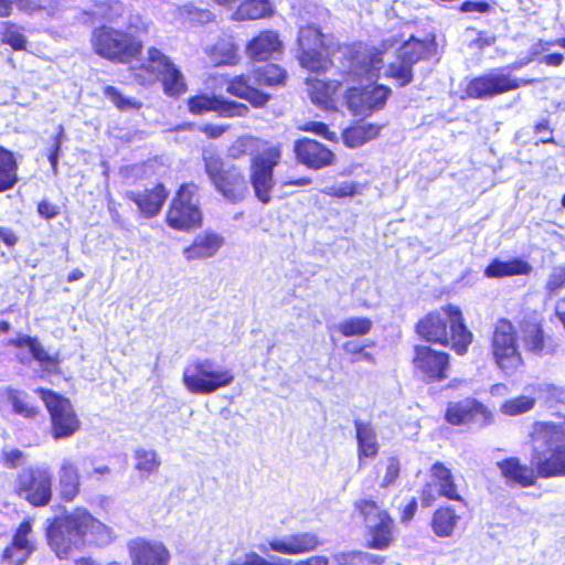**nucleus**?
Wrapping results in <instances>:
<instances>
[{"instance_id":"obj_1","label":"nucleus","mask_w":565,"mask_h":565,"mask_svg":"<svg viewBox=\"0 0 565 565\" xmlns=\"http://www.w3.org/2000/svg\"><path fill=\"white\" fill-rule=\"evenodd\" d=\"M46 537L56 556L63 558L73 547L105 542L108 529L86 510L77 509L64 518L55 519L46 529Z\"/></svg>"},{"instance_id":"obj_2","label":"nucleus","mask_w":565,"mask_h":565,"mask_svg":"<svg viewBox=\"0 0 565 565\" xmlns=\"http://www.w3.org/2000/svg\"><path fill=\"white\" fill-rule=\"evenodd\" d=\"M416 331L428 342L450 345L459 355L467 352L473 338L463 322L461 310L452 305L428 313L418 321Z\"/></svg>"},{"instance_id":"obj_3","label":"nucleus","mask_w":565,"mask_h":565,"mask_svg":"<svg viewBox=\"0 0 565 565\" xmlns=\"http://www.w3.org/2000/svg\"><path fill=\"white\" fill-rule=\"evenodd\" d=\"M531 463L537 477L565 476V433L554 424H536L532 434Z\"/></svg>"},{"instance_id":"obj_4","label":"nucleus","mask_w":565,"mask_h":565,"mask_svg":"<svg viewBox=\"0 0 565 565\" xmlns=\"http://www.w3.org/2000/svg\"><path fill=\"white\" fill-rule=\"evenodd\" d=\"M286 78L285 71L277 64H265L253 71L252 76L244 75L233 78L227 86V92L238 98L246 99L254 107H263L270 95L260 92L257 86L282 85Z\"/></svg>"},{"instance_id":"obj_5","label":"nucleus","mask_w":565,"mask_h":565,"mask_svg":"<svg viewBox=\"0 0 565 565\" xmlns=\"http://www.w3.org/2000/svg\"><path fill=\"white\" fill-rule=\"evenodd\" d=\"M233 381L234 374L231 370L218 366L209 359L196 361L183 372V383L193 394H211L230 386Z\"/></svg>"},{"instance_id":"obj_6","label":"nucleus","mask_w":565,"mask_h":565,"mask_svg":"<svg viewBox=\"0 0 565 565\" xmlns=\"http://www.w3.org/2000/svg\"><path fill=\"white\" fill-rule=\"evenodd\" d=\"M167 224L178 231H191L202 223L199 185L193 182L182 184L167 213Z\"/></svg>"},{"instance_id":"obj_7","label":"nucleus","mask_w":565,"mask_h":565,"mask_svg":"<svg viewBox=\"0 0 565 565\" xmlns=\"http://www.w3.org/2000/svg\"><path fill=\"white\" fill-rule=\"evenodd\" d=\"M280 160V145L264 148L250 159L249 182L255 196L263 204H268L271 201V191L275 185L274 169Z\"/></svg>"},{"instance_id":"obj_8","label":"nucleus","mask_w":565,"mask_h":565,"mask_svg":"<svg viewBox=\"0 0 565 565\" xmlns=\"http://www.w3.org/2000/svg\"><path fill=\"white\" fill-rule=\"evenodd\" d=\"M92 44L96 54L113 61H126L141 51V43L130 34L109 26L95 29Z\"/></svg>"},{"instance_id":"obj_9","label":"nucleus","mask_w":565,"mask_h":565,"mask_svg":"<svg viewBox=\"0 0 565 565\" xmlns=\"http://www.w3.org/2000/svg\"><path fill=\"white\" fill-rule=\"evenodd\" d=\"M44 402L51 417V434L55 440L73 436L81 427L70 399L45 388L35 391Z\"/></svg>"},{"instance_id":"obj_10","label":"nucleus","mask_w":565,"mask_h":565,"mask_svg":"<svg viewBox=\"0 0 565 565\" xmlns=\"http://www.w3.org/2000/svg\"><path fill=\"white\" fill-rule=\"evenodd\" d=\"M17 493L33 507H45L52 499V473L47 466L22 469L17 479Z\"/></svg>"},{"instance_id":"obj_11","label":"nucleus","mask_w":565,"mask_h":565,"mask_svg":"<svg viewBox=\"0 0 565 565\" xmlns=\"http://www.w3.org/2000/svg\"><path fill=\"white\" fill-rule=\"evenodd\" d=\"M533 82L534 79L516 78L507 73L505 68H497L472 78L466 87V94L475 99H489Z\"/></svg>"},{"instance_id":"obj_12","label":"nucleus","mask_w":565,"mask_h":565,"mask_svg":"<svg viewBox=\"0 0 565 565\" xmlns=\"http://www.w3.org/2000/svg\"><path fill=\"white\" fill-rule=\"evenodd\" d=\"M428 53V44L412 36L398 50L397 57L385 70V76L394 79L401 87L413 81V66Z\"/></svg>"},{"instance_id":"obj_13","label":"nucleus","mask_w":565,"mask_h":565,"mask_svg":"<svg viewBox=\"0 0 565 565\" xmlns=\"http://www.w3.org/2000/svg\"><path fill=\"white\" fill-rule=\"evenodd\" d=\"M140 68L147 71L156 78H161L166 94L178 96L185 90V83L181 72L168 56L156 47L148 50V56Z\"/></svg>"},{"instance_id":"obj_14","label":"nucleus","mask_w":565,"mask_h":565,"mask_svg":"<svg viewBox=\"0 0 565 565\" xmlns=\"http://www.w3.org/2000/svg\"><path fill=\"white\" fill-rule=\"evenodd\" d=\"M492 418L488 407L475 398L450 402L445 413L446 422L455 426L470 425L482 428L490 425Z\"/></svg>"},{"instance_id":"obj_15","label":"nucleus","mask_w":565,"mask_h":565,"mask_svg":"<svg viewBox=\"0 0 565 565\" xmlns=\"http://www.w3.org/2000/svg\"><path fill=\"white\" fill-rule=\"evenodd\" d=\"M390 94L391 89L384 85L351 87L347 90L345 100L353 115L367 116L383 108Z\"/></svg>"},{"instance_id":"obj_16","label":"nucleus","mask_w":565,"mask_h":565,"mask_svg":"<svg viewBox=\"0 0 565 565\" xmlns=\"http://www.w3.org/2000/svg\"><path fill=\"white\" fill-rule=\"evenodd\" d=\"M413 362L415 370L427 382H439L447 377L449 355L446 352L436 351L427 345H417Z\"/></svg>"},{"instance_id":"obj_17","label":"nucleus","mask_w":565,"mask_h":565,"mask_svg":"<svg viewBox=\"0 0 565 565\" xmlns=\"http://www.w3.org/2000/svg\"><path fill=\"white\" fill-rule=\"evenodd\" d=\"M33 519L23 520L12 535L11 543L2 552V563L7 565H24L35 551L32 536Z\"/></svg>"},{"instance_id":"obj_18","label":"nucleus","mask_w":565,"mask_h":565,"mask_svg":"<svg viewBox=\"0 0 565 565\" xmlns=\"http://www.w3.org/2000/svg\"><path fill=\"white\" fill-rule=\"evenodd\" d=\"M298 45V60L303 68L310 72H319L323 68L324 61L321 54L323 42L322 34L318 28L313 25L300 26Z\"/></svg>"},{"instance_id":"obj_19","label":"nucleus","mask_w":565,"mask_h":565,"mask_svg":"<svg viewBox=\"0 0 565 565\" xmlns=\"http://www.w3.org/2000/svg\"><path fill=\"white\" fill-rule=\"evenodd\" d=\"M319 544V539L315 533L301 532L269 540L259 544L258 550L263 554L274 551L281 554L297 555L311 552Z\"/></svg>"},{"instance_id":"obj_20","label":"nucleus","mask_w":565,"mask_h":565,"mask_svg":"<svg viewBox=\"0 0 565 565\" xmlns=\"http://www.w3.org/2000/svg\"><path fill=\"white\" fill-rule=\"evenodd\" d=\"M294 152L298 162L315 170L331 166L334 160V154L330 149L310 138L296 140Z\"/></svg>"},{"instance_id":"obj_21","label":"nucleus","mask_w":565,"mask_h":565,"mask_svg":"<svg viewBox=\"0 0 565 565\" xmlns=\"http://www.w3.org/2000/svg\"><path fill=\"white\" fill-rule=\"evenodd\" d=\"M9 344L18 349L26 348L29 350V354L24 352H19L17 354L18 361L24 365H30L31 360L33 359L41 364L45 372H52L57 367V358L50 355L38 338L20 334L17 338L11 339Z\"/></svg>"},{"instance_id":"obj_22","label":"nucleus","mask_w":565,"mask_h":565,"mask_svg":"<svg viewBox=\"0 0 565 565\" xmlns=\"http://www.w3.org/2000/svg\"><path fill=\"white\" fill-rule=\"evenodd\" d=\"M132 565H168L170 552L163 543L157 541L134 540L129 543Z\"/></svg>"},{"instance_id":"obj_23","label":"nucleus","mask_w":565,"mask_h":565,"mask_svg":"<svg viewBox=\"0 0 565 565\" xmlns=\"http://www.w3.org/2000/svg\"><path fill=\"white\" fill-rule=\"evenodd\" d=\"M188 105L189 110L195 115L211 110L217 111L224 117L244 116L248 113V107L242 103L224 100L221 97H210L207 95L191 97Z\"/></svg>"},{"instance_id":"obj_24","label":"nucleus","mask_w":565,"mask_h":565,"mask_svg":"<svg viewBox=\"0 0 565 565\" xmlns=\"http://www.w3.org/2000/svg\"><path fill=\"white\" fill-rule=\"evenodd\" d=\"M502 477L509 486H521L523 488L534 486L537 479L535 467L521 462L518 457H509L497 462Z\"/></svg>"},{"instance_id":"obj_25","label":"nucleus","mask_w":565,"mask_h":565,"mask_svg":"<svg viewBox=\"0 0 565 565\" xmlns=\"http://www.w3.org/2000/svg\"><path fill=\"white\" fill-rule=\"evenodd\" d=\"M216 191L232 203L239 202L247 192V184L242 171L236 167H230L223 175L213 183Z\"/></svg>"},{"instance_id":"obj_26","label":"nucleus","mask_w":565,"mask_h":565,"mask_svg":"<svg viewBox=\"0 0 565 565\" xmlns=\"http://www.w3.org/2000/svg\"><path fill=\"white\" fill-rule=\"evenodd\" d=\"M167 195L168 193L162 184H158L151 190H143L141 192L128 191L126 193V196L147 217H152L160 212Z\"/></svg>"},{"instance_id":"obj_27","label":"nucleus","mask_w":565,"mask_h":565,"mask_svg":"<svg viewBox=\"0 0 565 565\" xmlns=\"http://www.w3.org/2000/svg\"><path fill=\"white\" fill-rule=\"evenodd\" d=\"M430 482L436 488L438 495L448 500L462 502L454 475L443 462H435L430 468Z\"/></svg>"},{"instance_id":"obj_28","label":"nucleus","mask_w":565,"mask_h":565,"mask_svg":"<svg viewBox=\"0 0 565 565\" xmlns=\"http://www.w3.org/2000/svg\"><path fill=\"white\" fill-rule=\"evenodd\" d=\"M224 238L213 232H204L195 236L191 246L183 250L188 260L204 259L214 256L223 246Z\"/></svg>"},{"instance_id":"obj_29","label":"nucleus","mask_w":565,"mask_h":565,"mask_svg":"<svg viewBox=\"0 0 565 565\" xmlns=\"http://www.w3.org/2000/svg\"><path fill=\"white\" fill-rule=\"evenodd\" d=\"M280 49L281 41L278 34L274 31H263L248 43L246 51L252 60L266 61Z\"/></svg>"},{"instance_id":"obj_30","label":"nucleus","mask_w":565,"mask_h":565,"mask_svg":"<svg viewBox=\"0 0 565 565\" xmlns=\"http://www.w3.org/2000/svg\"><path fill=\"white\" fill-rule=\"evenodd\" d=\"M58 490L64 501H73L79 492V473L76 465L65 458L57 472Z\"/></svg>"},{"instance_id":"obj_31","label":"nucleus","mask_w":565,"mask_h":565,"mask_svg":"<svg viewBox=\"0 0 565 565\" xmlns=\"http://www.w3.org/2000/svg\"><path fill=\"white\" fill-rule=\"evenodd\" d=\"M307 84L313 104L326 110L335 108L334 94L340 86L337 81L326 82L318 78H308Z\"/></svg>"},{"instance_id":"obj_32","label":"nucleus","mask_w":565,"mask_h":565,"mask_svg":"<svg viewBox=\"0 0 565 565\" xmlns=\"http://www.w3.org/2000/svg\"><path fill=\"white\" fill-rule=\"evenodd\" d=\"M532 266L521 259L512 258L509 260L493 259L486 268L484 275L490 278H502L515 275H529Z\"/></svg>"},{"instance_id":"obj_33","label":"nucleus","mask_w":565,"mask_h":565,"mask_svg":"<svg viewBox=\"0 0 565 565\" xmlns=\"http://www.w3.org/2000/svg\"><path fill=\"white\" fill-rule=\"evenodd\" d=\"M354 427L356 433L359 460L361 461L363 457H375L379 452V444L376 433L372 425L362 420H355Z\"/></svg>"},{"instance_id":"obj_34","label":"nucleus","mask_w":565,"mask_h":565,"mask_svg":"<svg viewBox=\"0 0 565 565\" xmlns=\"http://www.w3.org/2000/svg\"><path fill=\"white\" fill-rule=\"evenodd\" d=\"M459 520L460 516L452 508L441 507L434 512L430 521V527L436 536L441 539L450 537L454 534Z\"/></svg>"},{"instance_id":"obj_35","label":"nucleus","mask_w":565,"mask_h":565,"mask_svg":"<svg viewBox=\"0 0 565 565\" xmlns=\"http://www.w3.org/2000/svg\"><path fill=\"white\" fill-rule=\"evenodd\" d=\"M18 182V163L12 151L0 146V192L12 189Z\"/></svg>"},{"instance_id":"obj_36","label":"nucleus","mask_w":565,"mask_h":565,"mask_svg":"<svg viewBox=\"0 0 565 565\" xmlns=\"http://www.w3.org/2000/svg\"><path fill=\"white\" fill-rule=\"evenodd\" d=\"M381 127L374 124H361L347 128L342 134L345 146L358 148L374 139L380 134Z\"/></svg>"},{"instance_id":"obj_37","label":"nucleus","mask_w":565,"mask_h":565,"mask_svg":"<svg viewBox=\"0 0 565 565\" xmlns=\"http://www.w3.org/2000/svg\"><path fill=\"white\" fill-rule=\"evenodd\" d=\"M515 345H518V338L514 326L507 319L499 320L492 334L491 352L510 349Z\"/></svg>"},{"instance_id":"obj_38","label":"nucleus","mask_w":565,"mask_h":565,"mask_svg":"<svg viewBox=\"0 0 565 565\" xmlns=\"http://www.w3.org/2000/svg\"><path fill=\"white\" fill-rule=\"evenodd\" d=\"M274 7L269 0H245L234 13L236 20H256L269 17Z\"/></svg>"},{"instance_id":"obj_39","label":"nucleus","mask_w":565,"mask_h":565,"mask_svg":"<svg viewBox=\"0 0 565 565\" xmlns=\"http://www.w3.org/2000/svg\"><path fill=\"white\" fill-rule=\"evenodd\" d=\"M495 365L505 374L513 375L523 365V359L519 350V345L510 349L491 352Z\"/></svg>"},{"instance_id":"obj_40","label":"nucleus","mask_w":565,"mask_h":565,"mask_svg":"<svg viewBox=\"0 0 565 565\" xmlns=\"http://www.w3.org/2000/svg\"><path fill=\"white\" fill-rule=\"evenodd\" d=\"M369 535L371 537L369 546L376 550H385L390 546L393 540V520L391 516L387 520L381 519L375 523V526H369Z\"/></svg>"},{"instance_id":"obj_41","label":"nucleus","mask_w":565,"mask_h":565,"mask_svg":"<svg viewBox=\"0 0 565 565\" xmlns=\"http://www.w3.org/2000/svg\"><path fill=\"white\" fill-rule=\"evenodd\" d=\"M383 65V54L381 52H372L364 56L362 61L354 66V75L361 77L362 81L373 82L379 77V72Z\"/></svg>"},{"instance_id":"obj_42","label":"nucleus","mask_w":565,"mask_h":565,"mask_svg":"<svg viewBox=\"0 0 565 565\" xmlns=\"http://www.w3.org/2000/svg\"><path fill=\"white\" fill-rule=\"evenodd\" d=\"M237 47L231 36L220 39L210 50V55L216 64H234L237 57Z\"/></svg>"},{"instance_id":"obj_43","label":"nucleus","mask_w":565,"mask_h":565,"mask_svg":"<svg viewBox=\"0 0 565 565\" xmlns=\"http://www.w3.org/2000/svg\"><path fill=\"white\" fill-rule=\"evenodd\" d=\"M354 509L359 512L360 516L363 518L366 527L375 526V523L380 522L381 519L387 520L390 516L388 513L382 510L373 500H358L354 503Z\"/></svg>"},{"instance_id":"obj_44","label":"nucleus","mask_w":565,"mask_h":565,"mask_svg":"<svg viewBox=\"0 0 565 565\" xmlns=\"http://www.w3.org/2000/svg\"><path fill=\"white\" fill-rule=\"evenodd\" d=\"M524 343L526 349L536 355L553 353V349L545 344L544 332L539 326L533 324L525 330Z\"/></svg>"},{"instance_id":"obj_45","label":"nucleus","mask_w":565,"mask_h":565,"mask_svg":"<svg viewBox=\"0 0 565 565\" xmlns=\"http://www.w3.org/2000/svg\"><path fill=\"white\" fill-rule=\"evenodd\" d=\"M372 321L365 317H350L340 321L338 331L344 337L365 335L372 329Z\"/></svg>"},{"instance_id":"obj_46","label":"nucleus","mask_w":565,"mask_h":565,"mask_svg":"<svg viewBox=\"0 0 565 565\" xmlns=\"http://www.w3.org/2000/svg\"><path fill=\"white\" fill-rule=\"evenodd\" d=\"M205 172L212 183H215L227 170L223 159L213 150L204 149L202 153Z\"/></svg>"},{"instance_id":"obj_47","label":"nucleus","mask_w":565,"mask_h":565,"mask_svg":"<svg viewBox=\"0 0 565 565\" xmlns=\"http://www.w3.org/2000/svg\"><path fill=\"white\" fill-rule=\"evenodd\" d=\"M26 397V394L21 391L9 390L8 398L12 405L13 412L24 418H33L38 414V408L31 405Z\"/></svg>"},{"instance_id":"obj_48","label":"nucleus","mask_w":565,"mask_h":565,"mask_svg":"<svg viewBox=\"0 0 565 565\" xmlns=\"http://www.w3.org/2000/svg\"><path fill=\"white\" fill-rule=\"evenodd\" d=\"M136 469L140 472L150 475L160 467V460L154 450L138 448L135 452Z\"/></svg>"},{"instance_id":"obj_49","label":"nucleus","mask_w":565,"mask_h":565,"mask_svg":"<svg viewBox=\"0 0 565 565\" xmlns=\"http://www.w3.org/2000/svg\"><path fill=\"white\" fill-rule=\"evenodd\" d=\"M535 405V398L532 396H519L505 401L501 405V412L508 416H518L531 411Z\"/></svg>"},{"instance_id":"obj_50","label":"nucleus","mask_w":565,"mask_h":565,"mask_svg":"<svg viewBox=\"0 0 565 565\" xmlns=\"http://www.w3.org/2000/svg\"><path fill=\"white\" fill-rule=\"evenodd\" d=\"M104 95L108 98L119 110L127 111L131 109H139L141 103L132 97L124 96L116 87L106 86Z\"/></svg>"},{"instance_id":"obj_51","label":"nucleus","mask_w":565,"mask_h":565,"mask_svg":"<svg viewBox=\"0 0 565 565\" xmlns=\"http://www.w3.org/2000/svg\"><path fill=\"white\" fill-rule=\"evenodd\" d=\"M3 25L2 41L14 50H23L26 44L24 35L12 23L6 22Z\"/></svg>"},{"instance_id":"obj_52","label":"nucleus","mask_w":565,"mask_h":565,"mask_svg":"<svg viewBox=\"0 0 565 565\" xmlns=\"http://www.w3.org/2000/svg\"><path fill=\"white\" fill-rule=\"evenodd\" d=\"M565 286V267H555L550 274L545 289L548 298L556 296Z\"/></svg>"},{"instance_id":"obj_53","label":"nucleus","mask_w":565,"mask_h":565,"mask_svg":"<svg viewBox=\"0 0 565 565\" xmlns=\"http://www.w3.org/2000/svg\"><path fill=\"white\" fill-rule=\"evenodd\" d=\"M343 351L351 355L350 362L358 363L360 361H366L370 363L374 362V358L371 353L365 352L363 345L355 341H348L343 344Z\"/></svg>"},{"instance_id":"obj_54","label":"nucleus","mask_w":565,"mask_h":565,"mask_svg":"<svg viewBox=\"0 0 565 565\" xmlns=\"http://www.w3.org/2000/svg\"><path fill=\"white\" fill-rule=\"evenodd\" d=\"M181 14L189 17L191 22L207 23L213 19V13L205 9L196 8L192 4L184 6L181 9Z\"/></svg>"},{"instance_id":"obj_55","label":"nucleus","mask_w":565,"mask_h":565,"mask_svg":"<svg viewBox=\"0 0 565 565\" xmlns=\"http://www.w3.org/2000/svg\"><path fill=\"white\" fill-rule=\"evenodd\" d=\"M401 472L399 461L395 457H390L386 461L385 473L380 483L381 488H387L393 484Z\"/></svg>"},{"instance_id":"obj_56","label":"nucleus","mask_w":565,"mask_h":565,"mask_svg":"<svg viewBox=\"0 0 565 565\" xmlns=\"http://www.w3.org/2000/svg\"><path fill=\"white\" fill-rule=\"evenodd\" d=\"M322 192L335 198L353 196L358 193V184L345 181L335 185L328 186Z\"/></svg>"},{"instance_id":"obj_57","label":"nucleus","mask_w":565,"mask_h":565,"mask_svg":"<svg viewBox=\"0 0 565 565\" xmlns=\"http://www.w3.org/2000/svg\"><path fill=\"white\" fill-rule=\"evenodd\" d=\"M64 138H65L64 128H63V126H58V131H57L56 136L54 137L53 147L49 154V161L51 163L54 175H56L58 173L57 164H58V159H60V154H61V146H62Z\"/></svg>"},{"instance_id":"obj_58","label":"nucleus","mask_w":565,"mask_h":565,"mask_svg":"<svg viewBox=\"0 0 565 565\" xmlns=\"http://www.w3.org/2000/svg\"><path fill=\"white\" fill-rule=\"evenodd\" d=\"M254 147V140L249 137H241L233 142L228 149L230 157L237 159L252 151Z\"/></svg>"},{"instance_id":"obj_59","label":"nucleus","mask_w":565,"mask_h":565,"mask_svg":"<svg viewBox=\"0 0 565 565\" xmlns=\"http://www.w3.org/2000/svg\"><path fill=\"white\" fill-rule=\"evenodd\" d=\"M291 563L288 559H281L278 563H271L257 553H249L245 555V558L239 561H233L228 565H286Z\"/></svg>"},{"instance_id":"obj_60","label":"nucleus","mask_w":565,"mask_h":565,"mask_svg":"<svg viewBox=\"0 0 565 565\" xmlns=\"http://www.w3.org/2000/svg\"><path fill=\"white\" fill-rule=\"evenodd\" d=\"M490 10V4L484 1H465L460 6L461 12H480L484 13Z\"/></svg>"},{"instance_id":"obj_61","label":"nucleus","mask_w":565,"mask_h":565,"mask_svg":"<svg viewBox=\"0 0 565 565\" xmlns=\"http://www.w3.org/2000/svg\"><path fill=\"white\" fill-rule=\"evenodd\" d=\"M38 213L42 217L50 220L58 215V206L44 200L38 204Z\"/></svg>"},{"instance_id":"obj_62","label":"nucleus","mask_w":565,"mask_h":565,"mask_svg":"<svg viewBox=\"0 0 565 565\" xmlns=\"http://www.w3.org/2000/svg\"><path fill=\"white\" fill-rule=\"evenodd\" d=\"M435 491L436 488L430 481L424 486L420 494V501L424 507H430L435 502Z\"/></svg>"},{"instance_id":"obj_63","label":"nucleus","mask_w":565,"mask_h":565,"mask_svg":"<svg viewBox=\"0 0 565 565\" xmlns=\"http://www.w3.org/2000/svg\"><path fill=\"white\" fill-rule=\"evenodd\" d=\"M417 500L416 498H412L411 501L404 507L401 515L402 523H408L414 518L417 511Z\"/></svg>"},{"instance_id":"obj_64","label":"nucleus","mask_w":565,"mask_h":565,"mask_svg":"<svg viewBox=\"0 0 565 565\" xmlns=\"http://www.w3.org/2000/svg\"><path fill=\"white\" fill-rule=\"evenodd\" d=\"M306 131H312L319 136H323L327 139H331V134L329 131V128L323 122H309L303 128Z\"/></svg>"}]
</instances>
